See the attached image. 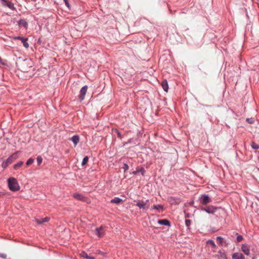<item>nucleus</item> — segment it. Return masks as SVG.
<instances>
[{
    "label": "nucleus",
    "mask_w": 259,
    "mask_h": 259,
    "mask_svg": "<svg viewBox=\"0 0 259 259\" xmlns=\"http://www.w3.org/2000/svg\"><path fill=\"white\" fill-rule=\"evenodd\" d=\"M18 67L21 71L27 72L29 69L32 67L31 61L29 59L21 60L18 63Z\"/></svg>",
    "instance_id": "nucleus-1"
},
{
    "label": "nucleus",
    "mask_w": 259,
    "mask_h": 259,
    "mask_svg": "<svg viewBox=\"0 0 259 259\" xmlns=\"http://www.w3.org/2000/svg\"><path fill=\"white\" fill-rule=\"evenodd\" d=\"M9 189L13 191H16L19 190L20 186L15 178H10L8 180Z\"/></svg>",
    "instance_id": "nucleus-2"
},
{
    "label": "nucleus",
    "mask_w": 259,
    "mask_h": 259,
    "mask_svg": "<svg viewBox=\"0 0 259 259\" xmlns=\"http://www.w3.org/2000/svg\"><path fill=\"white\" fill-rule=\"evenodd\" d=\"M136 206L139 207L140 209H143L144 210H147L150 206L149 200H146V201H144L143 200H140L137 201Z\"/></svg>",
    "instance_id": "nucleus-3"
},
{
    "label": "nucleus",
    "mask_w": 259,
    "mask_h": 259,
    "mask_svg": "<svg viewBox=\"0 0 259 259\" xmlns=\"http://www.w3.org/2000/svg\"><path fill=\"white\" fill-rule=\"evenodd\" d=\"M210 198L207 195H202L200 199V202L203 205H206L211 202Z\"/></svg>",
    "instance_id": "nucleus-4"
},
{
    "label": "nucleus",
    "mask_w": 259,
    "mask_h": 259,
    "mask_svg": "<svg viewBox=\"0 0 259 259\" xmlns=\"http://www.w3.org/2000/svg\"><path fill=\"white\" fill-rule=\"evenodd\" d=\"M95 233L99 237H102L105 235V228L101 226L100 228H96Z\"/></svg>",
    "instance_id": "nucleus-5"
},
{
    "label": "nucleus",
    "mask_w": 259,
    "mask_h": 259,
    "mask_svg": "<svg viewBox=\"0 0 259 259\" xmlns=\"http://www.w3.org/2000/svg\"><path fill=\"white\" fill-rule=\"evenodd\" d=\"M201 209L202 210L205 211L208 213H213L215 211L217 208L212 205H210L206 207H202Z\"/></svg>",
    "instance_id": "nucleus-6"
},
{
    "label": "nucleus",
    "mask_w": 259,
    "mask_h": 259,
    "mask_svg": "<svg viewBox=\"0 0 259 259\" xmlns=\"http://www.w3.org/2000/svg\"><path fill=\"white\" fill-rule=\"evenodd\" d=\"M87 89H88V87L87 85L83 87L81 89V90L80 91V94L79 96V98L80 100V101L84 100V96L87 92Z\"/></svg>",
    "instance_id": "nucleus-7"
},
{
    "label": "nucleus",
    "mask_w": 259,
    "mask_h": 259,
    "mask_svg": "<svg viewBox=\"0 0 259 259\" xmlns=\"http://www.w3.org/2000/svg\"><path fill=\"white\" fill-rule=\"evenodd\" d=\"M242 251L246 255L250 254V246L248 244H243L241 247Z\"/></svg>",
    "instance_id": "nucleus-8"
},
{
    "label": "nucleus",
    "mask_w": 259,
    "mask_h": 259,
    "mask_svg": "<svg viewBox=\"0 0 259 259\" xmlns=\"http://www.w3.org/2000/svg\"><path fill=\"white\" fill-rule=\"evenodd\" d=\"M18 156L17 155V153H13L12 155H11L7 159V163H9L10 164L12 163L14 160L16 159L17 158Z\"/></svg>",
    "instance_id": "nucleus-9"
},
{
    "label": "nucleus",
    "mask_w": 259,
    "mask_h": 259,
    "mask_svg": "<svg viewBox=\"0 0 259 259\" xmlns=\"http://www.w3.org/2000/svg\"><path fill=\"white\" fill-rule=\"evenodd\" d=\"M232 259H245V257L241 253L236 252L232 255Z\"/></svg>",
    "instance_id": "nucleus-10"
},
{
    "label": "nucleus",
    "mask_w": 259,
    "mask_h": 259,
    "mask_svg": "<svg viewBox=\"0 0 259 259\" xmlns=\"http://www.w3.org/2000/svg\"><path fill=\"white\" fill-rule=\"evenodd\" d=\"M71 140L74 144V146H76L79 141V137L77 135H75L73 136L71 139H69Z\"/></svg>",
    "instance_id": "nucleus-11"
},
{
    "label": "nucleus",
    "mask_w": 259,
    "mask_h": 259,
    "mask_svg": "<svg viewBox=\"0 0 259 259\" xmlns=\"http://www.w3.org/2000/svg\"><path fill=\"white\" fill-rule=\"evenodd\" d=\"M161 85L164 91L167 92L168 90V85L166 80H163L161 82Z\"/></svg>",
    "instance_id": "nucleus-12"
},
{
    "label": "nucleus",
    "mask_w": 259,
    "mask_h": 259,
    "mask_svg": "<svg viewBox=\"0 0 259 259\" xmlns=\"http://www.w3.org/2000/svg\"><path fill=\"white\" fill-rule=\"evenodd\" d=\"M158 223L162 225L170 226V222L167 220L166 219L159 220L158 221Z\"/></svg>",
    "instance_id": "nucleus-13"
},
{
    "label": "nucleus",
    "mask_w": 259,
    "mask_h": 259,
    "mask_svg": "<svg viewBox=\"0 0 259 259\" xmlns=\"http://www.w3.org/2000/svg\"><path fill=\"white\" fill-rule=\"evenodd\" d=\"M122 202L123 200L118 197H115L114 198L111 200V203H115L117 204H119Z\"/></svg>",
    "instance_id": "nucleus-14"
},
{
    "label": "nucleus",
    "mask_w": 259,
    "mask_h": 259,
    "mask_svg": "<svg viewBox=\"0 0 259 259\" xmlns=\"http://www.w3.org/2000/svg\"><path fill=\"white\" fill-rule=\"evenodd\" d=\"M50 218L46 217L40 219H36V222L38 224H41L44 222H47L49 221Z\"/></svg>",
    "instance_id": "nucleus-15"
},
{
    "label": "nucleus",
    "mask_w": 259,
    "mask_h": 259,
    "mask_svg": "<svg viewBox=\"0 0 259 259\" xmlns=\"http://www.w3.org/2000/svg\"><path fill=\"white\" fill-rule=\"evenodd\" d=\"M141 172L142 176H144V173L145 172V169L141 167V168H138L137 169V170L136 171H134L133 172V174H134V175H137L138 174L139 172Z\"/></svg>",
    "instance_id": "nucleus-16"
},
{
    "label": "nucleus",
    "mask_w": 259,
    "mask_h": 259,
    "mask_svg": "<svg viewBox=\"0 0 259 259\" xmlns=\"http://www.w3.org/2000/svg\"><path fill=\"white\" fill-rule=\"evenodd\" d=\"M80 256L87 259H95V257L89 255L85 252L82 251L80 254Z\"/></svg>",
    "instance_id": "nucleus-17"
},
{
    "label": "nucleus",
    "mask_w": 259,
    "mask_h": 259,
    "mask_svg": "<svg viewBox=\"0 0 259 259\" xmlns=\"http://www.w3.org/2000/svg\"><path fill=\"white\" fill-rule=\"evenodd\" d=\"M74 198L77 200H82L83 197L82 195L78 193H75L73 195Z\"/></svg>",
    "instance_id": "nucleus-18"
},
{
    "label": "nucleus",
    "mask_w": 259,
    "mask_h": 259,
    "mask_svg": "<svg viewBox=\"0 0 259 259\" xmlns=\"http://www.w3.org/2000/svg\"><path fill=\"white\" fill-rule=\"evenodd\" d=\"M18 24L19 26L21 27H23L24 28H26L27 27L28 24L24 20H20Z\"/></svg>",
    "instance_id": "nucleus-19"
},
{
    "label": "nucleus",
    "mask_w": 259,
    "mask_h": 259,
    "mask_svg": "<svg viewBox=\"0 0 259 259\" xmlns=\"http://www.w3.org/2000/svg\"><path fill=\"white\" fill-rule=\"evenodd\" d=\"M163 207L162 205H160V204H158V205H154L153 206V207H152V209H157L159 211L160 210H161L162 211L163 210Z\"/></svg>",
    "instance_id": "nucleus-20"
},
{
    "label": "nucleus",
    "mask_w": 259,
    "mask_h": 259,
    "mask_svg": "<svg viewBox=\"0 0 259 259\" xmlns=\"http://www.w3.org/2000/svg\"><path fill=\"white\" fill-rule=\"evenodd\" d=\"M27 40L28 38H24V40L21 41L23 43V46L26 48H28L29 47V44L27 42Z\"/></svg>",
    "instance_id": "nucleus-21"
},
{
    "label": "nucleus",
    "mask_w": 259,
    "mask_h": 259,
    "mask_svg": "<svg viewBox=\"0 0 259 259\" xmlns=\"http://www.w3.org/2000/svg\"><path fill=\"white\" fill-rule=\"evenodd\" d=\"M23 164V162L20 161L14 165V168L15 169H18Z\"/></svg>",
    "instance_id": "nucleus-22"
},
{
    "label": "nucleus",
    "mask_w": 259,
    "mask_h": 259,
    "mask_svg": "<svg viewBox=\"0 0 259 259\" xmlns=\"http://www.w3.org/2000/svg\"><path fill=\"white\" fill-rule=\"evenodd\" d=\"M207 244L210 245L212 248H214L215 247V244L214 241L211 240H208L207 241Z\"/></svg>",
    "instance_id": "nucleus-23"
},
{
    "label": "nucleus",
    "mask_w": 259,
    "mask_h": 259,
    "mask_svg": "<svg viewBox=\"0 0 259 259\" xmlns=\"http://www.w3.org/2000/svg\"><path fill=\"white\" fill-rule=\"evenodd\" d=\"M251 147L254 149H259V145L255 143L254 142H252L251 143Z\"/></svg>",
    "instance_id": "nucleus-24"
},
{
    "label": "nucleus",
    "mask_w": 259,
    "mask_h": 259,
    "mask_svg": "<svg viewBox=\"0 0 259 259\" xmlns=\"http://www.w3.org/2000/svg\"><path fill=\"white\" fill-rule=\"evenodd\" d=\"M88 160H89V158L88 156H85V157H84V158L83 159L82 162V165H85L87 163Z\"/></svg>",
    "instance_id": "nucleus-25"
},
{
    "label": "nucleus",
    "mask_w": 259,
    "mask_h": 259,
    "mask_svg": "<svg viewBox=\"0 0 259 259\" xmlns=\"http://www.w3.org/2000/svg\"><path fill=\"white\" fill-rule=\"evenodd\" d=\"M36 160H37V162L38 165H40L42 163V158L41 156H37Z\"/></svg>",
    "instance_id": "nucleus-26"
},
{
    "label": "nucleus",
    "mask_w": 259,
    "mask_h": 259,
    "mask_svg": "<svg viewBox=\"0 0 259 259\" xmlns=\"http://www.w3.org/2000/svg\"><path fill=\"white\" fill-rule=\"evenodd\" d=\"M246 120L249 123L252 124V123H254V118H247Z\"/></svg>",
    "instance_id": "nucleus-27"
},
{
    "label": "nucleus",
    "mask_w": 259,
    "mask_h": 259,
    "mask_svg": "<svg viewBox=\"0 0 259 259\" xmlns=\"http://www.w3.org/2000/svg\"><path fill=\"white\" fill-rule=\"evenodd\" d=\"M34 162V160L32 159V158H29L26 162V165H29L30 164H31L32 163H33V162Z\"/></svg>",
    "instance_id": "nucleus-28"
},
{
    "label": "nucleus",
    "mask_w": 259,
    "mask_h": 259,
    "mask_svg": "<svg viewBox=\"0 0 259 259\" xmlns=\"http://www.w3.org/2000/svg\"><path fill=\"white\" fill-rule=\"evenodd\" d=\"M114 133L116 134L118 137L121 139L122 138V136H121V134H120V133L116 129H115L114 131Z\"/></svg>",
    "instance_id": "nucleus-29"
},
{
    "label": "nucleus",
    "mask_w": 259,
    "mask_h": 259,
    "mask_svg": "<svg viewBox=\"0 0 259 259\" xmlns=\"http://www.w3.org/2000/svg\"><path fill=\"white\" fill-rule=\"evenodd\" d=\"M13 39L14 40L19 39V40H21V41L24 40V37H21V36H15V37H13Z\"/></svg>",
    "instance_id": "nucleus-30"
},
{
    "label": "nucleus",
    "mask_w": 259,
    "mask_h": 259,
    "mask_svg": "<svg viewBox=\"0 0 259 259\" xmlns=\"http://www.w3.org/2000/svg\"><path fill=\"white\" fill-rule=\"evenodd\" d=\"M9 164H9V163H7V161H6L5 162H4L2 163V167H3V168H6V167H7L9 165Z\"/></svg>",
    "instance_id": "nucleus-31"
},
{
    "label": "nucleus",
    "mask_w": 259,
    "mask_h": 259,
    "mask_svg": "<svg viewBox=\"0 0 259 259\" xmlns=\"http://www.w3.org/2000/svg\"><path fill=\"white\" fill-rule=\"evenodd\" d=\"M243 240V237L241 235H238L237 237V242H240Z\"/></svg>",
    "instance_id": "nucleus-32"
},
{
    "label": "nucleus",
    "mask_w": 259,
    "mask_h": 259,
    "mask_svg": "<svg viewBox=\"0 0 259 259\" xmlns=\"http://www.w3.org/2000/svg\"><path fill=\"white\" fill-rule=\"evenodd\" d=\"M128 168V165L126 163H124L123 168L124 169V171L127 170Z\"/></svg>",
    "instance_id": "nucleus-33"
},
{
    "label": "nucleus",
    "mask_w": 259,
    "mask_h": 259,
    "mask_svg": "<svg viewBox=\"0 0 259 259\" xmlns=\"http://www.w3.org/2000/svg\"><path fill=\"white\" fill-rule=\"evenodd\" d=\"M185 224L186 226L189 227L191 225V221L189 220H186L185 221Z\"/></svg>",
    "instance_id": "nucleus-34"
},
{
    "label": "nucleus",
    "mask_w": 259,
    "mask_h": 259,
    "mask_svg": "<svg viewBox=\"0 0 259 259\" xmlns=\"http://www.w3.org/2000/svg\"><path fill=\"white\" fill-rule=\"evenodd\" d=\"M217 240L219 242V243L221 244L223 241V238L221 237H218L217 238Z\"/></svg>",
    "instance_id": "nucleus-35"
},
{
    "label": "nucleus",
    "mask_w": 259,
    "mask_h": 259,
    "mask_svg": "<svg viewBox=\"0 0 259 259\" xmlns=\"http://www.w3.org/2000/svg\"><path fill=\"white\" fill-rule=\"evenodd\" d=\"M7 3V6L9 8L12 9V5L11 3H9V2H6Z\"/></svg>",
    "instance_id": "nucleus-36"
},
{
    "label": "nucleus",
    "mask_w": 259,
    "mask_h": 259,
    "mask_svg": "<svg viewBox=\"0 0 259 259\" xmlns=\"http://www.w3.org/2000/svg\"><path fill=\"white\" fill-rule=\"evenodd\" d=\"M64 1L65 3V4L66 5H68V3L67 1V0H64Z\"/></svg>",
    "instance_id": "nucleus-37"
},
{
    "label": "nucleus",
    "mask_w": 259,
    "mask_h": 259,
    "mask_svg": "<svg viewBox=\"0 0 259 259\" xmlns=\"http://www.w3.org/2000/svg\"><path fill=\"white\" fill-rule=\"evenodd\" d=\"M257 1V4L259 5V0H256Z\"/></svg>",
    "instance_id": "nucleus-38"
}]
</instances>
